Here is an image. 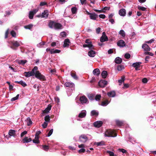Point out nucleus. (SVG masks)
Segmentation results:
<instances>
[{"label": "nucleus", "mask_w": 156, "mask_h": 156, "mask_svg": "<svg viewBox=\"0 0 156 156\" xmlns=\"http://www.w3.org/2000/svg\"><path fill=\"white\" fill-rule=\"evenodd\" d=\"M9 44L11 45L10 48L14 50H16L17 48L20 45L19 42L17 41H10L8 42Z\"/></svg>", "instance_id": "obj_1"}, {"label": "nucleus", "mask_w": 156, "mask_h": 156, "mask_svg": "<svg viewBox=\"0 0 156 156\" xmlns=\"http://www.w3.org/2000/svg\"><path fill=\"white\" fill-rule=\"evenodd\" d=\"M38 69V67L37 66H35L32 69L31 71H28L27 72H24L23 74L27 77H28L30 76H34L35 74V72Z\"/></svg>", "instance_id": "obj_2"}, {"label": "nucleus", "mask_w": 156, "mask_h": 156, "mask_svg": "<svg viewBox=\"0 0 156 156\" xmlns=\"http://www.w3.org/2000/svg\"><path fill=\"white\" fill-rule=\"evenodd\" d=\"M34 75L35 77L40 80L43 81L46 80L45 76L41 74L39 71H35Z\"/></svg>", "instance_id": "obj_3"}, {"label": "nucleus", "mask_w": 156, "mask_h": 156, "mask_svg": "<svg viewBox=\"0 0 156 156\" xmlns=\"http://www.w3.org/2000/svg\"><path fill=\"white\" fill-rule=\"evenodd\" d=\"M85 42L86 44L83 45V48L88 47L89 49H94V46L92 44V42L89 39H87L86 40Z\"/></svg>", "instance_id": "obj_4"}, {"label": "nucleus", "mask_w": 156, "mask_h": 156, "mask_svg": "<svg viewBox=\"0 0 156 156\" xmlns=\"http://www.w3.org/2000/svg\"><path fill=\"white\" fill-rule=\"evenodd\" d=\"M105 135L108 137H114L117 136V134L115 133L114 131L112 130L108 129L105 132Z\"/></svg>", "instance_id": "obj_5"}, {"label": "nucleus", "mask_w": 156, "mask_h": 156, "mask_svg": "<svg viewBox=\"0 0 156 156\" xmlns=\"http://www.w3.org/2000/svg\"><path fill=\"white\" fill-rule=\"evenodd\" d=\"M108 40V37L106 36L105 32H103L102 36L101 37L100 41L102 42L107 41Z\"/></svg>", "instance_id": "obj_6"}, {"label": "nucleus", "mask_w": 156, "mask_h": 156, "mask_svg": "<svg viewBox=\"0 0 156 156\" xmlns=\"http://www.w3.org/2000/svg\"><path fill=\"white\" fill-rule=\"evenodd\" d=\"M107 81L104 80H101L98 82V85L101 87H104L107 84Z\"/></svg>", "instance_id": "obj_7"}, {"label": "nucleus", "mask_w": 156, "mask_h": 156, "mask_svg": "<svg viewBox=\"0 0 156 156\" xmlns=\"http://www.w3.org/2000/svg\"><path fill=\"white\" fill-rule=\"evenodd\" d=\"M79 139L80 141L82 142L85 143L87 140L88 138L86 136L84 135H82L80 136Z\"/></svg>", "instance_id": "obj_8"}, {"label": "nucleus", "mask_w": 156, "mask_h": 156, "mask_svg": "<svg viewBox=\"0 0 156 156\" xmlns=\"http://www.w3.org/2000/svg\"><path fill=\"white\" fill-rule=\"evenodd\" d=\"M38 11L37 9H34L33 11L30 12L29 16V18L30 19H32L34 17V15Z\"/></svg>", "instance_id": "obj_9"}, {"label": "nucleus", "mask_w": 156, "mask_h": 156, "mask_svg": "<svg viewBox=\"0 0 156 156\" xmlns=\"http://www.w3.org/2000/svg\"><path fill=\"white\" fill-rule=\"evenodd\" d=\"M49 15V12L47 10H44V12L42 13L41 17L42 18H47ZM38 17H40L41 16L40 15L37 16Z\"/></svg>", "instance_id": "obj_10"}, {"label": "nucleus", "mask_w": 156, "mask_h": 156, "mask_svg": "<svg viewBox=\"0 0 156 156\" xmlns=\"http://www.w3.org/2000/svg\"><path fill=\"white\" fill-rule=\"evenodd\" d=\"M80 100L81 103H86L88 101V99L86 96L83 95L80 97Z\"/></svg>", "instance_id": "obj_11"}, {"label": "nucleus", "mask_w": 156, "mask_h": 156, "mask_svg": "<svg viewBox=\"0 0 156 156\" xmlns=\"http://www.w3.org/2000/svg\"><path fill=\"white\" fill-rule=\"evenodd\" d=\"M102 124L103 122L101 121H97L93 123L94 126L97 128L100 127L102 126Z\"/></svg>", "instance_id": "obj_12"}, {"label": "nucleus", "mask_w": 156, "mask_h": 156, "mask_svg": "<svg viewBox=\"0 0 156 156\" xmlns=\"http://www.w3.org/2000/svg\"><path fill=\"white\" fill-rule=\"evenodd\" d=\"M117 45L120 47H123L125 46V43L123 40H120L117 43Z\"/></svg>", "instance_id": "obj_13"}, {"label": "nucleus", "mask_w": 156, "mask_h": 156, "mask_svg": "<svg viewBox=\"0 0 156 156\" xmlns=\"http://www.w3.org/2000/svg\"><path fill=\"white\" fill-rule=\"evenodd\" d=\"M62 26L60 23H56L54 25V28L56 29H61L62 28Z\"/></svg>", "instance_id": "obj_14"}, {"label": "nucleus", "mask_w": 156, "mask_h": 156, "mask_svg": "<svg viewBox=\"0 0 156 156\" xmlns=\"http://www.w3.org/2000/svg\"><path fill=\"white\" fill-rule=\"evenodd\" d=\"M119 13L120 16H124L126 14V11L125 9H122L119 11Z\"/></svg>", "instance_id": "obj_15"}, {"label": "nucleus", "mask_w": 156, "mask_h": 156, "mask_svg": "<svg viewBox=\"0 0 156 156\" xmlns=\"http://www.w3.org/2000/svg\"><path fill=\"white\" fill-rule=\"evenodd\" d=\"M142 48L144 49L145 51H149L151 50V48L149 47L148 45L146 44H143Z\"/></svg>", "instance_id": "obj_16"}, {"label": "nucleus", "mask_w": 156, "mask_h": 156, "mask_svg": "<svg viewBox=\"0 0 156 156\" xmlns=\"http://www.w3.org/2000/svg\"><path fill=\"white\" fill-rule=\"evenodd\" d=\"M65 87H72L74 86V84L72 83L66 82L64 84Z\"/></svg>", "instance_id": "obj_17"}, {"label": "nucleus", "mask_w": 156, "mask_h": 156, "mask_svg": "<svg viewBox=\"0 0 156 156\" xmlns=\"http://www.w3.org/2000/svg\"><path fill=\"white\" fill-rule=\"evenodd\" d=\"M98 17V14H96L95 13H92L91 14L90 16V18L91 19L93 20H96V18Z\"/></svg>", "instance_id": "obj_18"}, {"label": "nucleus", "mask_w": 156, "mask_h": 156, "mask_svg": "<svg viewBox=\"0 0 156 156\" xmlns=\"http://www.w3.org/2000/svg\"><path fill=\"white\" fill-rule=\"evenodd\" d=\"M69 43L70 41L69 39L68 38L66 39L64 41L63 47H68L69 46Z\"/></svg>", "instance_id": "obj_19"}, {"label": "nucleus", "mask_w": 156, "mask_h": 156, "mask_svg": "<svg viewBox=\"0 0 156 156\" xmlns=\"http://www.w3.org/2000/svg\"><path fill=\"white\" fill-rule=\"evenodd\" d=\"M91 50L88 52V55L90 57H93L95 55L96 52L95 51L92 50V49Z\"/></svg>", "instance_id": "obj_20"}, {"label": "nucleus", "mask_w": 156, "mask_h": 156, "mask_svg": "<svg viewBox=\"0 0 156 156\" xmlns=\"http://www.w3.org/2000/svg\"><path fill=\"white\" fill-rule=\"evenodd\" d=\"M32 141V139L31 138H28L27 136H25L23 139L22 141L23 143H28Z\"/></svg>", "instance_id": "obj_21"}, {"label": "nucleus", "mask_w": 156, "mask_h": 156, "mask_svg": "<svg viewBox=\"0 0 156 156\" xmlns=\"http://www.w3.org/2000/svg\"><path fill=\"white\" fill-rule=\"evenodd\" d=\"M86 115V112L85 110L83 112H81L79 115L78 117L80 118H83Z\"/></svg>", "instance_id": "obj_22"}, {"label": "nucleus", "mask_w": 156, "mask_h": 156, "mask_svg": "<svg viewBox=\"0 0 156 156\" xmlns=\"http://www.w3.org/2000/svg\"><path fill=\"white\" fill-rule=\"evenodd\" d=\"M93 73L94 75L98 76L100 73V71L98 69H96L93 71Z\"/></svg>", "instance_id": "obj_23"}, {"label": "nucleus", "mask_w": 156, "mask_h": 156, "mask_svg": "<svg viewBox=\"0 0 156 156\" xmlns=\"http://www.w3.org/2000/svg\"><path fill=\"white\" fill-rule=\"evenodd\" d=\"M51 105H48V107L43 111V112L44 113L48 112L51 109Z\"/></svg>", "instance_id": "obj_24"}, {"label": "nucleus", "mask_w": 156, "mask_h": 156, "mask_svg": "<svg viewBox=\"0 0 156 156\" xmlns=\"http://www.w3.org/2000/svg\"><path fill=\"white\" fill-rule=\"evenodd\" d=\"M122 61V59L119 57H116L115 60V62L116 64H120Z\"/></svg>", "instance_id": "obj_25"}, {"label": "nucleus", "mask_w": 156, "mask_h": 156, "mask_svg": "<svg viewBox=\"0 0 156 156\" xmlns=\"http://www.w3.org/2000/svg\"><path fill=\"white\" fill-rule=\"evenodd\" d=\"M107 95L109 97H113L115 95V93L114 91H112L108 92Z\"/></svg>", "instance_id": "obj_26"}, {"label": "nucleus", "mask_w": 156, "mask_h": 156, "mask_svg": "<svg viewBox=\"0 0 156 156\" xmlns=\"http://www.w3.org/2000/svg\"><path fill=\"white\" fill-rule=\"evenodd\" d=\"M98 112L95 110H93L91 112V116H98Z\"/></svg>", "instance_id": "obj_27"}, {"label": "nucleus", "mask_w": 156, "mask_h": 156, "mask_svg": "<svg viewBox=\"0 0 156 156\" xmlns=\"http://www.w3.org/2000/svg\"><path fill=\"white\" fill-rule=\"evenodd\" d=\"M9 134L10 136H14L16 135V131L14 130L11 129L9 131Z\"/></svg>", "instance_id": "obj_28"}, {"label": "nucleus", "mask_w": 156, "mask_h": 156, "mask_svg": "<svg viewBox=\"0 0 156 156\" xmlns=\"http://www.w3.org/2000/svg\"><path fill=\"white\" fill-rule=\"evenodd\" d=\"M55 23V22L51 20L48 24L49 27L50 28H52L54 27V25Z\"/></svg>", "instance_id": "obj_29"}, {"label": "nucleus", "mask_w": 156, "mask_h": 156, "mask_svg": "<svg viewBox=\"0 0 156 156\" xmlns=\"http://www.w3.org/2000/svg\"><path fill=\"white\" fill-rule=\"evenodd\" d=\"M107 75H108L107 72L105 71H103L101 73V75L102 77L104 79H105Z\"/></svg>", "instance_id": "obj_30"}, {"label": "nucleus", "mask_w": 156, "mask_h": 156, "mask_svg": "<svg viewBox=\"0 0 156 156\" xmlns=\"http://www.w3.org/2000/svg\"><path fill=\"white\" fill-rule=\"evenodd\" d=\"M70 74L72 77L75 80H77L78 79V77L76 75L75 72H71Z\"/></svg>", "instance_id": "obj_31"}, {"label": "nucleus", "mask_w": 156, "mask_h": 156, "mask_svg": "<svg viewBox=\"0 0 156 156\" xmlns=\"http://www.w3.org/2000/svg\"><path fill=\"white\" fill-rule=\"evenodd\" d=\"M33 24H30L28 25H27L24 26V28L27 29H29L30 30L33 27Z\"/></svg>", "instance_id": "obj_32"}, {"label": "nucleus", "mask_w": 156, "mask_h": 156, "mask_svg": "<svg viewBox=\"0 0 156 156\" xmlns=\"http://www.w3.org/2000/svg\"><path fill=\"white\" fill-rule=\"evenodd\" d=\"M141 64V62H136L133 63L132 65V66L134 67H140V64Z\"/></svg>", "instance_id": "obj_33"}, {"label": "nucleus", "mask_w": 156, "mask_h": 156, "mask_svg": "<svg viewBox=\"0 0 156 156\" xmlns=\"http://www.w3.org/2000/svg\"><path fill=\"white\" fill-rule=\"evenodd\" d=\"M116 125L118 126H122L123 125V122L122 121H121L119 120H117L116 121Z\"/></svg>", "instance_id": "obj_34"}, {"label": "nucleus", "mask_w": 156, "mask_h": 156, "mask_svg": "<svg viewBox=\"0 0 156 156\" xmlns=\"http://www.w3.org/2000/svg\"><path fill=\"white\" fill-rule=\"evenodd\" d=\"M27 125L28 126L30 125L32 123V122L29 118H28L27 119Z\"/></svg>", "instance_id": "obj_35"}, {"label": "nucleus", "mask_w": 156, "mask_h": 156, "mask_svg": "<svg viewBox=\"0 0 156 156\" xmlns=\"http://www.w3.org/2000/svg\"><path fill=\"white\" fill-rule=\"evenodd\" d=\"M95 145H97V146H101L105 145V143L104 141H101L100 142L95 143Z\"/></svg>", "instance_id": "obj_36"}, {"label": "nucleus", "mask_w": 156, "mask_h": 156, "mask_svg": "<svg viewBox=\"0 0 156 156\" xmlns=\"http://www.w3.org/2000/svg\"><path fill=\"white\" fill-rule=\"evenodd\" d=\"M51 54H55L57 53H59L60 52V50L55 49L54 50V49H52V51H51Z\"/></svg>", "instance_id": "obj_37"}, {"label": "nucleus", "mask_w": 156, "mask_h": 156, "mask_svg": "<svg viewBox=\"0 0 156 156\" xmlns=\"http://www.w3.org/2000/svg\"><path fill=\"white\" fill-rule=\"evenodd\" d=\"M44 120L45 122H49L50 120V116L48 115H46L44 117Z\"/></svg>", "instance_id": "obj_38"}, {"label": "nucleus", "mask_w": 156, "mask_h": 156, "mask_svg": "<svg viewBox=\"0 0 156 156\" xmlns=\"http://www.w3.org/2000/svg\"><path fill=\"white\" fill-rule=\"evenodd\" d=\"M108 104V101L107 100H106L105 101H103L101 103V105L102 106H105L107 105Z\"/></svg>", "instance_id": "obj_39"}, {"label": "nucleus", "mask_w": 156, "mask_h": 156, "mask_svg": "<svg viewBox=\"0 0 156 156\" xmlns=\"http://www.w3.org/2000/svg\"><path fill=\"white\" fill-rule=\"evenodd\" d=\"M27 62V60H19L18 61V63L19 64L24 65Z\"/></svg>", "instance_id": "obj_40"}, {"label": "nucleus", "mask_w": 156, "mask_h": 156, "mask_svg": "<svg viewBox=\"0 0 156 156\" xmlns=\"http://www.w3.org/2000/svg\"><path fill=\"white\" fill-rule=\"evenodd\" d=\"M124 80H125V77L124 76H122L121 78V79L119 80H118V82L119 83V85H120L122 83V82H124Z\"/></svg>", "instance_id": "obj_41"}, {"label": "nucleus", "mask_w": 156, "mask_h": 156, "mask_svg": "<svg viewBox=\"0 0 156 156\" xmlns=\"http://www.w3.org/2000/svg\"><path fill=\"white\" fill-rule=\"evenodd\" d=\"M119 34L123 37H125L126 35L125 32L123 30H121L119 31Z\"/></svg>", "instance_id": "obj_42"}, {"label": "nucleus", "mask_w": 156, "mask_h": 156, "mask_svg": "<svg viewBox=\"0 0 156 156\" xmlns=\"http://www.w3.org/2000/svg\"><path fill=\"white\" fill-rule=\"evenodd\" d=\"M71 11L73 14H75L76 12L77 9L76 7H73L71 8Z\"/></svg>", "instance_id": "obj_43"}, {"label": "nucleus", "mask_w": 156, "mask_h": 156, "mask_svg": "<svg viewBox=\"0 0 156 156\" xmlns=\"http://www.w3.org/2000/svg\"><path fill=\"white\" fill-rule=\"evenodd\" d=\"M123 69L124 66H123L119 65H118L117 66V70L119 71L122 70Z\"/></svg>", "instance_id": "obj_44"}, {"label": "nucleus", "mask_w": 156, "mask_h": 156, "mask_svg": "<svg viewBox=\"0 0 156 156\" xmlns=\"http://www.w3.org/2000/svg\"><path fill=\"white\" fill-rule=\"evenodd\" d=\"M41 133V132L40 131H37L35 134V139H39V135Z\"/></svg>", "instance_id": "obj_45"}, {"label": "nucleus", "mask_w": 156, "mask_h": 156, "mask_svg": "<svg viewBox=\"0 0 156 156\" xmlns=\"http://www.w3.org/2000/svg\"><path fill=\"white\" fill-rule=\"evenodd\" d=\"M138 8L140 10H141L143 11H145L146 10V8L144 7H141L140 6H138Z\"/></svg>", "instance_id": "obj_46"}, {"label": "nucleus", "mask_w": 156, "mask_h": 156, "mask_svg": "<svg viewBox=\"0 0 156 156\" xmlns=\"http://www.w3.org/2000/svg\"><path fill=\"white\" fill-rule=\"evenodd\" d=\"M19 84L22 85L23 87H25L27 86V85L26 84V83L25 82H24L22 80H21L19 81Z\"/></svg>", "instance_id": "obj_47"}, {"label": "nucleus", "mask_w": 156, "mask_h": 156, "mask_svg": "<svg viewBox=\"0 0 156 156\" xmlns=\"http://www.w3.org/2000/svg\"><path fill=\"white\" fill-rule=\"evenodd\" d=\"M49 147L47 145H43L42 146L43 149L45 151H47L49 149Z\"/></svg>", "instance_id": "obj_48"}, {"label": "nucleus", "mask_w": 156, "mask_h": 156, "mask_svg": "<svg viewBox=\"0 0 156 156\" xmlns=\"http://www.w3.org/2000/svg\"><path fill=\"white\" fill-rule=\"evenodd\" d=\"M19 95H20L19 94H18L16 95V97L12 98L11 100V101H12L18 99L19 98Z\"/></svg>", "instance_id": "obj_49"}, {"label": "nucleus", "mask_w": 156, "mask_h": 156, "mask_svg": "<svg viewBox=\"0 0 156 156\" xmlns=\"http://www.w3.org/2000/svg\"><path fill=\"white\" fill-rule=\"evenodd\" d=\"M101 97V96L100 94L97 95L95 97V99L96 101H99L100 100V98Z\"/></svg>", "instance_id": "obj_50"}, {"label": "nucleus", "mask_w": 156, "mask_h": 156, "mask_svg": "<svg viewBox=\"0 0 156 156\" xmlns=\"http://www.w3.org/2000/svg\"><path fill=\"white\" fill-rule=\"evenodd\" d=\"M11 35L13 37H15L16 36V34L14 30H12L11 32Z\"/></svg>", "instance_id": "obj_51"}, {"label": "nucleus", "mask_w": 156, "mask_h": 156, "mask_svg": "<svg viewBox=\"0 0 156 156\" xmlns=\"http://www.w3.org/2000/svg\"><path fill=\"white\" fill-rule=\"evenodd\" d=\"M88 97L90 100H92L94 99V96L93 94H90L88 96Z\"/></svg>", "instance_id": "obj_52"}, {"label": "nucleus", "mask_w": 156, "mask_h": 156, "mask_svg": "<svg viewBox=\"0 0 156 156\" xmlns=\"http://www.w3.org/2000/svg\"><path fill=\"white\" fill-rule=\"evenodd\" d=\"M35 139L33 140V142L35 144H39L40 143V141L38 139Z\"/></svg>", "instance_id": "obj_53"}, {"label": "nucleus", "mask_w": 156, "mask_h": 156, "mask_svg": "<svg viewBox=\"0 0 156 156\" xmlns=\"http://www.w3.org/2000/svg\"><path fill=\"white\" fill-rule=\"evenodd\" d=\"M144 54L146 55H148L151 56H153L154 55V54L153 53L147 51L145 52L144 53Z\"/></svg>", "instance_id": "obj_54"}, {"label": "nucleus", "mask_w": 156, "mask_h": 156, "mask_svg": "<svg viewBox=\"0 0 156 156\" xmlns=\"http://www.w3.org/2000/svg\"><path fill=\"white\" fill-rule=\"evenodd\" d=\"M119 150L120 151L122 152L123 153H126V154L127 153V151L124 149H120Z\"/></svg>", "instance_id": "obj_55"}, {"label": "nucleus", "mask_w": 156, "mask_h": 156, "mask_svg": "<svg viewBox=\"0 0 156 156\" xmlns=\"http://www.w3.org/2000/svg\"><path fill=\"white\" fill-rule=\"evenodd\" d=\"M48 125V123L46 122H44L42 124V126L44 128H45L47 127Z\"/></svg>", "instance_id": "obj_56"}, {"label": "nucleus", "mask_w": 156, "mask_h": 156, "mask_svg": "<svg viewBox=\"0 0 156 156\" xmlns=\"http://www.w3.org/2000/svg\"><path fill=\"white\" fill-rule=\"evenodd\" d=\"M53 132V129H51L50 130V131H49V133H48L47 134V136H50L52 133Z\"/></svg>", "instance_id": "obj_57"}, {"label": "nucleus", "mask_w": 156, "mask_h": 156, "mask_svg": "<svg viewBox=\"0 0 156 156\" xmlns=\"http://www.w3.org/2000/svg\"><path fill=\"white\" fill-rule=\"evenodd\" d=\"M125 57L126 59H129L130 57V55L129 53H126L124 56Z\"/></svg>", "instance_id": "obj_58"}, {"label": "nucleus", "mask_w": 156, "mask_h": 156, "mask_svg": "<svg viewBox=\"0 0 156 156\" xmlns=\"http://www.w3.org/2000/svg\"><path fill=\"white\" fill-rule=\"evenodd\" d=\"M60 35L62 37H65L66 36V33L65 32H63L61 33Z\"/></svg>", "instance_id": "obj_59"}, {"label": "nucleus", "mask_w": 156, "mask_h": 156, "mask_svg": "<svg viewBox=\"0 0 156 156\" xmlns=\"http://www.w3.org/2000/svg\"><path fill=\"white\" fill-rule=\"evenodd\" d=\"M27 133V131H24L21 133L20 136L21 137H23Z\"/></svg>", "instance_id": "obj_60"}, {"label": "nucleus", "mask_w": 156, "mask_h": 156, "mask_svg": "<svg viewBox=\"0 0 156 156\" xmlns=\"http://www.w3.org/2000/svg\"><path fill=\"white\" fill-rule=\"evenodd\" d=\"M101 28L100 27H98L96 29V32L97 34H99L101 30Z\"/></svg>", "instance_id": "obj_61"}, {"label": "nucleus", "mask_w": 156, "mask_h": 156, "mask_svg": "<svg viewBox=\"0 0 156 156\" xmlns=\"http://www.w3.org/2000/svg\"><path fill=\"white\" fill-rule=\"evenodd\" d=\"M85 151V149L84 148H82L79 150L78 151L79 153H84Z\"/></svg>", "instance_id": "obj_62"}, {"label": "nucleus", "mask_w": 156, "mask_h": 156, "mask_svg": "<svg viewBox=\"0 0 156 156\" xmlns=\"http://www.w3.org/2000/svg\"><path fill=\"white\" fill-rule=\"evenodd\" d=\"M47 4V2H40V5L41 6H42L46 5Z\"/></svg>", "instance_id": "obj_63"}, {"label": "nucleus", "mask_w": 156, "mask_h": 156, "mask_svg": "<svg viewBox=\"0 0 156 156\" xmlns=\"http://www.w3.org/2000/svg\"><path fill=\"white\" fill-rule=\"evenodd\" d=\"M142 82L144 83H146L147 82V78H144L142 80Z\"/></svg>", "instance_id": "obj_64"}]
</instances>
